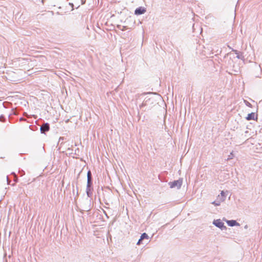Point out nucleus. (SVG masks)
<instances>
[{"label":"nucleus","mask_w":262,"mask_h":262,"mask_svg":"<svg viewBox=\"0 0 262 262\" xmlns=\"http://www.w3.org/2000/svg\"><path fill=\"white\" fill-rule=\"evenodd\" d=\"M156 103V96L151 93L147 94L144 98L143 102L139 105L140 108L145 107V110H149Z\"/></svg>","instance_id":"f257e3e1"},{"label":"nucleus","mask_w":262,"mask_h":262,"mask_svg":"<svg viewBox=\"0 0 262 262\" xmlns=\"http://www.w3.org/2000/svg\"><path fill=\"white\" fill-rule=\"evenodd\" d=\"M226 195L224 191H221L220 194L218 195L215 201L212 202V204L215 206H219L226 200Z\"/></svg>","instance_id":"f03ea898"},{"label":"nucleus","mask_w":262,"mask_h":262,"mask_svg":"<svg viewBox=\"0 0 262 262\" xmlns=\"http://www.w3.org/2000/svg\"><path fill=\"white\" fill-rule=\"evenodd\" d=\"M182 179H180L178 180L169 182L168 185L171 188H177V189H180L182 186Z\"/></svg>","instance_id":"7ed1b4c3"},{"label":"nucleus","mask_w":262,"mask_h":262,"mask_svg":"<svg viewBox=\"0 0 262 262\" xmlns=\"http://www.w3.org/2000/svg\"><path fill=\"white\" fill-rule=\"evenodd\" d=\"M213 224L221 230H225L226 229V227L224 226V223L220 219L214 220L213 221Z\"/></svg>","instance_id":"20e7f679"},{"label":"nucleus","mask_w":262,"mask_h":262,"mask_svg":"<svg viewBox=\"0 0 262 262\" xmlns=\"http://www.w3.org/2000/svg\"><path fill=\"white\" fill-rule=\"evenodd\" d=\"M146 12L145 8L140 7L135 10V14L136 15H141L144 13Z\"/></svg>","instance_id":"39448f33"},{"label":"nucleus","mask_w":262,"mask_h":262,"mask_svg":"<svg viewBox=\"0 0 262 262\" xmlns=\"http://www.w3.org/2000/svg\"><path fill=\"white\" fill-rule=\"evenodd\" d=\"M227 225L229 226L233 227L234 226H239V224L235 220H225Z\"/></svg>","instance_id":"423d86ee"},{"label":"nucleus","mask_w":262,"mask_h":262,"mask_svg":"<svg viewBox=\"0 0 262 262\" xmlns=\"http://www.w3.org/2000/svg\"><path fill=\"white\" fill-rule=\"evenodd\" d=\"M49 125L48 123L43 124L40 127V130L42 133L48 131L49 130Z\"/></svg>","instance_id":"0eeeda50"},{"label":"nucleus","mask_w":262,"mask_h":262,"mask_svg":"<svg viewBox=\"0 0 262 262\" xmlns=\"http://www.w3.org/2000/svg\"><path fill=\"white\" fill-rule=\"evenodd\" d=\"M91 185V181H89V180H88L86 191V193H87V195L88 196H90Z\"/></svg>","instance_id":"6e6552de"},{"label":"nucleus","mask_w":262,"mask_h":262,"mask_svg":"<svg viewBox=\"0 0 262 262\" xmlns=\"http://www.w3.org/2000/svg\"><path fill=\"white\" fill-rule=\"evenodd\" d=\"M255 115L254 113H251L250 114H249L246 117V119L247 120H255Z\"/></svg>","instance_id":"1a4fd4ad"},{"label":"nucleus","mask_w":262,"mask_h":262,"mask_svg":"<svg viewBox=\"0 0 262 262\" xmlns=\"http://www.w3.org/2000/svg\"><path fill=\"white\" fill-rule=\"evenodd\" d=\"M144 239H148L149 236L146 233H143L140 236V241H142Z\"/></svg>","instance_id":"9d476101"},{"label":"nucleus","mask_w":262,"mask_h":262,"mask_svg":"<svg viewBox=\"0 0 262 262\" xmlns=\"http://www.w3.org/2000/svg\"><path fill=\"white\" fill-rule=\"evenodd\" d=\"M244 102L245 104L247 106H248V107H252V105H251V104L250 102H249L248 101H247V100H244Z\"/></svg>","instance_id":"9b49d317"},{"label":"nucleus","mask_w":262,"mask_h":262,"mask_svg":"<svg viewBox=\"0 0 262 262\" xmlns=\"http://www.w3.org/2000/svg\"><path fill=\"white\" fill-rule=\"evenodd\" d=\"M87 178L89 181H91V173L90 171H89L87 173Z\"/></svg>","instance_id":"f8f14e48"},{"label":"nucleus","mask_w":262,"mask_h":262,"mask_svg":"<svg viewBox=\"0 0 262 262\" xmlns=\"http://www.w3.org/2000/svg\"><path fill=\"white\" fill-rule=\"evenodd\" d=\"M233 157V152H231L230 153V155L229 156L228 159H232Z\"/></svg>","instance_id":"ddd939ff"},{"label":"nucleus","mask_w":262,"mask_h":262,"mask_svg":"<svg viewBox=\"0 0 262 262\" xmlns=\"http://www.w3.org/2000/svg\"><path fill=\"white\" fill-rule=\"evenodd\" d=\"M141 241H140V239H139L138 242H137V245H140V244H141Z\"/></svg>","instance_id":"4468645a"},{"label":"nucleus","mask_w":262,"mask_h":262,"mask_svg":"<svg viewBox=\"0 0 262 262\" xmlns=\"http://www.w3.org/2000/svg\"><path fill=\"white\" fill-rule=\"evenodd\" d=\"M82 4H83L85 3V0H81Z\"/></svg>","instance_id":"2eb2a0df"},{"label":"nucleus","mask_w":262,"mask_h":262,"mask_svg":"<svg viewBox=\"0 0 262 262\" xmlns=\"http://www.w3.org/2000/svg\"><path fill=\"white\" fill-rule=\"evenodd\" d=\"M247 228H248V226H247V225H246V226H245V229H247Z\"/></svg>","instance_id":"dca6fc26"},{"label":"nucleus","mask_w":262,"mask_h":262,"mask_svg":"<svg viewBox=\"0 0 262 262\" xmlns=\"http://www.w3.org/2000/svg\"><path fill=\"white\" fill-rule=\"evenodd\" d=\"M141 96H142V98L143 97H144V95H141Z\"/></svg>","instance_id":"f3484780"},{"label":"nucleus","mask_w":262,"mask_h":262,"mask_svg":"<svg viewBox=\"0 0 262 262\" xmlns=\"http://www.w3.org/2000/svg\"><path fill=\"white\" fill-rule=\"evenodd\" d=\"M237 57L238 58H240V57H239L238 55H237Z\"/></svg>","instance_id":"a211bd4d"},{"label":"nucleus","mask_w":262,"mask_h":262,"mask_svg":"<svg viewBox=\"0 0 262 262\" xmlns=\"http://www.w3.org/2000/svg\"><path fill=\"white\" fill-rule=\"evenodd\" d=\"M7 181H8V177H7Z\"/></svg>","instance_id":"6ab92c4d"}]
</instances>
